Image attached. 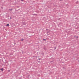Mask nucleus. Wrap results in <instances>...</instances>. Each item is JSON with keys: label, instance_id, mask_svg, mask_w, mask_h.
Here are the masks:
<instances>
[{"label": "nucleus", "instance_id": "11", "mask_svg": "<svg viewBox=\"0 0 79 79\" xmlns=\"http://www.w3.org/2000/svg\"><path fill=\"white\" fill-rule=\"evenodd\" d=\"M35 15V14H34V15Z\"/></svg>", "mask_w": 79, "mask_h": 79}, {"label": "nucleus", "instance_id": "4", "mask_svg": "<svg viewBox=\"0 0 79 79\" xmlns=\"http://www.w3.org/2000/svg\"><path fill=\"white\" fill-rule=\"evenodd\" d=\"M9 24L8 23L7 24V25H6V26L8 27V26H9Z\"/></svg>", "mask_w": 79, "mask_h": 79}, {"label": "nucleus", "instance_id": "8", "mask_svg": "<svg viewBox=\"0 0 79 79\" xmlns=\"http://www.w3.org/2000/svg\"><path fill=\"white\" fill-rule=\"evenodd\" d=\"M56 49V48H55V50Z\"/></svg>", "mask_w": 79, "mask_h": 79}, {"label": "nucleus", "instance_id": "2", "mask_svg": "<svg viewBox=\"0 0 79 79\" xmlns=\"http://www.w3.org/2000/svg\"><path fill=\"white\" fill-rule=\"evenodd\" d=\"M1 70L2 71H3V68L1 69Z\"/></svg>", "mask_w": 79, "mask_h": 79}, {"label": "nucleus", "instance_id": "7", "mask_svg": "<svg viewBox=\"0 0 79 79\" xmlns=\"http://www.w3.org/2000/svg\"><path fill=\"white\" fill-rule=\"evenodd\" d=\"M21 1H22V2H24L23 0H21Z\"/></svg>", "mask_w": 79, "mask_h": 79}, {"label": "nucleus", "instance_id": "1", "mask_svg": "<svg viewBox=\"0 0 79 79\" xmlns=\"http://www.w3.org/2000/svg\"><path fill=\"white\" fill-rule=\"evenodd\" d=\"M24 40V39H22L20 40L21 41H22V42H23V40Z\"/></svg>", "mask_w": 79, "mask_h": 79}, {"label": "nucleus", "instance_id": "9", "mask_svg": "<svg viewBox=\"0 0 79 79\" xmlns=\"http://www.w3.org/2000/svg\"><path fill=\"white\" fill-rule=\"evenodd\" d=\"M10 19H11V17L10 18Z\"/></svg>", "mask_w": 79, "mask_h": 79}, {"label": "nucleus", "instance_id": "10", "mask_svg": "<svg viewBox=\"0 0 79 79\" xmlns=\"http://www.w3.org/2000/svg\"><path fill=\"white\" fill-rule=\"evenodd\" d=\"M9 72H10V70H9Z\"/></svg>", "mask_w": 79, "mask_h": 79}, {"label": "nucleus", "instance_id": "5", "mask_svg": "<svg viewBox=\"0 0 79 79\" xmlns=\"http://www.w3.org/2000/svg\"><path fill=\"white\" fill-rule=\"evenodd\" d=\"M43 40L44 41H46V40H47L45 39H43Z\"/></svg>", "mask_w": 79, "mask_h": 79}, {"label": "nucleus", "instance_id": "6", "mask_svg": "<svg viewBox=\"0 0 79 79\" xmlns=\"http://www.w3.org/2000/svg\"><path fill=\"white\" fill-rule=\"evenodd\" d=\"M74 37H76L77 38V39H78V36H74Z\"/></svg>", "mask_w": 79, "mask_h": 79}, {"label": "nucleus", "instance_id": "3", "mask_svg": "<svg viewBox=\"0 0 79 79\" xmlns=\"http://www.w3.org/2000/svg\"><path fill=\"white\" fill-rule=\"evenodd\" d=\"M9 10L10 11H12V10H13V9H9Z\"/></svg>", "mask_w": 79, "mask_h": 79}]
</instances>
